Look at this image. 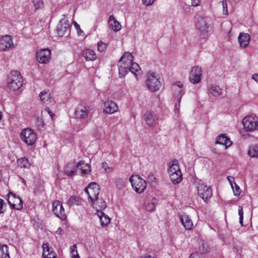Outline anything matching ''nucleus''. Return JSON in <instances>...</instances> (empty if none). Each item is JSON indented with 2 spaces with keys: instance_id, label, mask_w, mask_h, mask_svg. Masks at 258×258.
<instances>
[{
  "instance_id": "f257e3e1",
  "label": "nucleus",
  "mask_w": 258,
  "mask_h": 258,
  "mask_svg": "<svg viewBox=\"0 0 258 258\" xmlns=\"http://www.w3.org/2000/svg\"><path fill=\"white\" fill-rule=\"evenodd\" d=\"M134 56L128 52H126L119 59L118 66L119 75L120 77H123L130 71L138 81L142 75V71L139 64L133 62Z\"/></svg>"
},
{
  "instance_id": "f03ea898",
  "label": "nucleus",
  "mask_w": 258,
  "mask_h": 258,
  "mask_svg": "<svg viewBox=\"0 0 258 258\" xmlns=\"http://www.w3.org/2000/svg\"><path fill=\"white\" fill-rule=\"evenodd\" d=\"M23 85V79L20 73L16 71H12L8 77V87L11 90L16 91Z\"/></svg>"
},
{
  "instance_id": "7ed1b4c3",
  "label": "nucleus",
  "mask_w": 258,
  "mask_h": 258,
  "mask_svg": "<svg viewBox=\"0 0 258 258\" xmlns=\"http://www.w3.org/2000/svg\"><path fill=\"white\" fill-rule=\"evenodd\" d=\"M146 86L151 92H154L159 90L161 83L158 76L155 73L150 71L147 74Z\"/></svg>"
},
{
  "instance_id": "20e7f679",
  "label": "nucleus",
  "mask_w": 258,
  "mask_h": 258,
  "mask_svg": "<svg viewBox=\"0 0 258 258\" xmlns=\"http://www.w3.org/2000/svg\"><path fill=\"white\" fill-rule=\"evenodd\" d=\"M132 186L137 193H142L146 188V181L138 175H133L129 179Z\"/></svg>"
},
{
  "instance_id": "39448f33",
  "label": "nucleus",
  "mask_w": 258,
  "mask_h": 258,
  "mask_svg": "<svg viewBox=\"0 0 258 258\" xmlns=\"http://www.w3.org/2000/svg\"><path fill=\"white\" fill-rule=\"evenodd\" d=\"M21 139L27 145L31 146L36 142L37 137L34 130L26 128L21 131Z\"/></svg>"
},
{
  "instance_id": "423d86ee",
  "label": "nucleus",
  "mask_w": 258,
  "mask_h": 258,
  "mask_svg": "<svg viewBox=\"0 0 258 258\" xmlns=\"http://www.w3.org/2000/svg\"><path fill=\"white\" fill-rule=\"evenodd\" d=\"M242 123L246 131H253L258 129V118L254 115H247L244 117Z\"/></svg>"
},
{
  "instance_id": "0eeeda50",
  "label": "nucleus",
  "mask_w": 258,
  "mask_h": 258,
  "mask_svg": "<svg viewBox=\"0 0 258 258\" xmlns=\"http://www.w3.org/2000/svg\"><path fill=\"white\" fill-rule=\"evenodd\" d=\"M197 192L198 196L205 202H206L212 196V190L210 186H208L201 181L198 183Z\"/></svg>"
},
{
  "instance_id": "6e6552de",
  "label": "nucleus",
  "mask_w": 258,
  "mask_h": 258,
  "mask_svg": "<svg viewBox=\"0 0 258 258\" xmlns=\"http://www.w3.org/2000/svg\"><path fill=\"white\" fill-rule=\"evenodd\" d=\"M57 35L60 37L68 36L70 32V24L65 18L61 19L56 28Z\"/></svg>"
},
{
  "instance_id": "1a4fd4ad",
  "label": "nucleus",
  "mask_w": 258,
  "mask_h": 258,
  "mask_svg": "<svg viewBox=\"0 0 258 258\" xmlns=\"http://www.w3.org/2000/svg\"><path fill=\"white\" fill-rule=\"evenodd\" d=\"M99 186L95 182H92L85 188V192L88 195V200L90 202L99 198Z\"/></svg>"
},
{
  "instance_id": "9d476101",
  "label": "nucleus",
  "mask_w": 258,
  "mask_h": 258,
  "mask_svg": "<svg viewBox=\"0 0 258 258\" xmlns=\"http://www.w3.org/2000/svg\"><path fill=\"white\" fill-rule=\"evenodd\" d=\"M52 211L57 217L62 220H65L67 219V215L61 202L55 201L53 202Z\"/></svg>"
},
{
  "instance_id": "9b49d317",
  "label": "nucleus",
  "mask_w": 258,
  "mask_h": 258,
  "mask_svg": "<svg viewBox=\"0 0 258 258\" xmlns=\"http://www.w3.org/2000/svg\"><path fill=\"white\" fill-rule=\"evenodd\" d=\"M36 57L39 63L42 64L47 63L51 58V51L48 48L41 49L37 51Z\"/></svg>"
},
{
  "instance_id": "f8f14e48",
  "label": "nucleus",
  "mask_w": 258,
  "mask_h": 258,
  "mask_svg": "<svg viewBox=\"0 0 258 258\" xmlns=\"http://www.w3.org/2000/svg\"><path fill=\"white\" fill-rule=\"evenodd\" d=\"M8 202L11 206L16 210H20L23 208L22 200L13 194H9Z\"/></svg>"
},
{
  "instance_id": "ddd939ff",
  "label": "nucleus",
  "mask_w": 258,
  "mask_h": 258,
  "mask_svg": "<svg viewBox=\"0 0 258 258\" xmlns=\"http://www.w3.org/2000/svg\"><path fill=\"white\" fill-rule=\"evenodd\" d=\"M202 75L201 68L198 66L194 67L190 72L189 80L193 84H197L201 81Z\"/></svg>"
},
{
  "instance_id": "4468645a",
  "label": "nucleus",
  "mask_w": 258,
  "mask_h": 258,
  "mask_svg": "<svg viewBox=\"0 0 258 258\" xmlns=\"http://www.w3.org/2000/svg\"><path fill=\"white\" fill-rule=\"evenodd\" d=\"M82 164H84L83 161H80L76 165L74 162L69 163L64 168V172L69 176H73L76 175L77 168Z\"/></svg>"
},
{
  "instance_id": "2eb2a0df",
  "label": "nucleus",
  "mask_w": 258,
  "mask_h": 258,
  "mask_svg": "<svg viewBox=\"0 0 258 258\" xmlns=\"http://www.w3.org/2000/svg\"><path fill=\"white\" fill-rule=\"evenodd\" d=\"M13 46L12 38L10 35H5L0 37V50L5 51Z\"/></svg>"
},
{
  "instance_id": "dca6fc26",
  "label": "nucleus",
  "mask_w": 258,
  "mask_h": 258,
  "mask_svg": "<svg viewBox=\"0 0 258 258\" xmlns=\"http://www.w3.org/2000/svg\"><path fill=\"white\" fill-rule=\"evenodd\" d=\"M144 118L148 126L150 127L154 126L158 120L157 114L151 111L146 112L144 115Z\"/></svg>"
},
{
  "instance_id": "f3484780",
  "label": "nucleus",
  "mask_w": 258,
  "mask_h": 258,
  "mask_svg": "<svg viewBox=\"0 0 258 258\" xmlns=\"http://www.w3.org/2000/svg\"><path fill=\"white\" fill-rule=\"evenodd\" d=\"M118 110V106L113 101L108 100L104 102L103 105V112L107 114H113Z\"/></svg>"
},
{
  "instance_id": "a211bd4d",
  "label": "nucleus",
  "mask_w": 258,
  "mask_h": 258,
  "mask_svg": "<svg viewBox=\"0 0 258 258\" xmlns=\"http://www.w3.org/2000/svg\"><path fill=\"white\" fill-rule=\"evenodd\" d=\"M197 27L199 30L201 34L205 35L208 32L209 26L207 24V19L204 17L200 18L197 23Z\"/></svg>"
},
{
  "instance_id": "6ab92c4d",
  "label": "nucleus",
  "mask_w": 258,
  "mask_h": 258,
  "mask_svg": "<svg viewBox=\"0 0 258 258\" xmlns=\"http://www.w3.org/2000/svg\"><path fill=\"white\" fill-rule=\"evenodd\" d=\"M93 207L97 210V212L102 211L106 207V203L102 198H98L91 201Z\"/></svg>"
},
{
  "instance_id": "aec40b11",
  "label": "nucleus",
  "mask_w": 258,
  "mask_h": 258,
  "mask_svg": "<svg viewBox=\"0 0 258 258\" xmlns=\"http://www.w3.org/2000/svg\"><path fill=\"white\" fill-rule=\"evenodd\" d=\"M43 249V256L44 258H56L55 253L51 247L49 246L48 243H43L42 245Z\"/></svg>"
},
{
  "instance_id": "412c9836",
  "label": "nucleus",
  "mask_w": 258,
  "mask_h": 258,
  "mask_svg": "<svg viewBox=\"0 0 258 258\" xmlns=\"http://www.w3.org/2000/svg\"><path fill=\"white\" fill-rule=\"evenodd\" d=\"M76 117L79 118H86L88 115V111L86 106L83 104L79 105L75 111Z\"/></svg>"
},
{
  "instance_id": "4be33fe9",
  "label": "nucleus",
  "mask_w": 258,
  "mask_h": 258,
  "mask_svg": "<svg viewBox=\"0 0 258 258\" xmlns=\"http://www.w3.org/2000/svg\"><path fill=\"white\" fill-rule=\"evenodd\" d=\"M183 84L181 82H177L174 83L172 86V90L176 98H181L184 94L182 90Z\"/></svg>"
},
{
  "instance_id": "5701e85b",
  "label": "nucleus",
  "mask_w": 258,
  "mask_h": 258,
  "mask_svg": "<svg viewBox=\"0 0 258 258\" xmlns=\"http://www.w3.org/2000/svg\"><path fill=\"white\" fill-rule=\"evenodd\" d=\"M238 39L240 45L241 47H246L249 43L250 36L247 33H240Z\"/></svg>"
},
{
  "instance_id": "b1692460",
  "label": "nucleus",
  "mask_w": 258,
  "mask_h": 258,
  "mask_svg": "<svg viewBox=\"0 0 258 258\" xmlns=\"http://www.w3.org/2000/svg\"><path fill=\"white\" fill-rule=\"evenodd\" d=\"M216 143L225 145L226 149L232 145V142L229 138L224 135H220L217 137Z\"/></svg>"
},
{
  "instance_id": "393cba45",
  "label": "nucleus",
  "mask_w": 258,
  "mask_h": 258,
  "mask_svg": "<svg viewBox=\"0 0 258 258\" xmlns=\"http://www.w3.org/2000/svg\"><path fill=\"white\" fill-rule=\"evenodd\" d=\"M108 25L110 29L114 31H119L121 29V25L113 16H110L108 19Z\"/></svg>"
},
{
  "instance_id": "a878e982",
  "label": "nucleus",
  "mask_w": 258,
  "mask_h": 258,
  "mask_svg": "<svg viewBox=\"0 0 258 258\" xmlns=\"http://www.w3.org/2000/svg\"><path fill=\"white\" fill-rule=\"evenodd\" d=\"M180 220L185 229L190 230L192 229L193 227V223L188 215L186 214L182 215L180 217Z\"/></svg>"
},
{
  "instance_id": "bb28decb",
  "label": "nucleus",
  "mask_w": 258,
  "mask_h": 258,
  "mask_svg": "<svg viewBox=\"0 0 258 258\" xmlns=\"http://www.w3.org/2000/svg\"><path fill=\"white\" fill-rule=\"evenodd\" d=\"M82 55L87 61H93L97 58L95 52L91 49H86L82 52Z\"/></svg>"
},
{
  "instance_id": "cd10ccee",
  "label": "nucleus",
  "mask_w": 258,
  "mask_h": 258,
  "mask_svg": "<svg viewBox=\"0 0 258 258\" xmlns=\"http://www.w3.org/2000/svg\"><path fill=\"white\" fill-rule=\"evenodd\" d=\"M97 216L99 217L101 225L102 227L106 226L108 225L110 222V218L104 214L102 211L97 212Z\"/></svg>"
},
{
  "instance_id": "c85d7f7f",
  "label": "nucleus",
  "mask_w": 258,
  "mask_h": 258,
  "mask_svg": "<svg viewBox=\"0 0 258 258\" xmlns=\"http://www.w3.org/2000/svg\"><path fill=\"white\" fill-rule=\"evenodd\" d=\"M168 173L170 176V180L173 184H177L182 180V177L181 171Z\"/></svg>"
},
{
  "instance_id": "c756f323",
  "label": "nucleus",
  "mask_w": 258,
  "mask_h": 258,
  "mask_svg": "<svg viewBox=\"0 0 258 258\" xmlns=\"http://www.w3.org/2000/svg\"><path fill=\"white\" fill-rule=\"evenodd\" d=\"M41 101L44 103H48L51 101V95L49 90L45 89L41 92L39 94Z\"/></svg>"
},
{
  "instance_id": "7c9ffc66",
  "label": "nucleus",
  "mask_w": 258,
  "mask_h": 258,
  "mask_svg": "<svg viewBox=\"0 0 258 258\" xmlns=\"http://www.w3.org/2000/svg\"><path fill=\"white\" fill-rule=\"evenodd\" d=\"M209 91L210 93L214 97H219L222 94V90L220 87L216 85H212L210 86Z\"/></svg>"
},
{
  "instance_id": "2f4dec72",
  "label": "nucleus",
  "mask_w": 258,
  "mask_h": 258,
  "mask_svg": "<svg viewBox=\"0 0 258 258\" xmlns=\"http://www.w3.org/2000/svg\"><path fill=\"white\" fill-rule=\"evenodd\" d=\"M181 170L177 160H173L169 163L168 173L177 172Z\"/></svg>"
},
{
  "instance_id": "473e14b6",
  "label": "nucleus",
  "mask_w": 258,
  "mask_h": 258,
  "mask_svg": "<svg viewBox=\"0 0 258 258\" xmlns=\"http://www.w3.org/2000/svg\"><path fill=\"white\" fill-rule=\"evenodd\" d=\"M82 201L81 199L76 196H73L70 198V199L68 201V205L71 207L73 205L76 204L77 205H80L81 204Z\"/></svg>"
},
{
  "instance_id": "72a5a7b5",
  "label": "nucleus",
  "mask_w": 258,
  "mask_h": 258,
  "mask_svg": "<svg viewBox=\"0 0 258 258\" xmlns=\"http://www.w3.org/2000/svg\"><path fill=\"white\" fill-rule=\"evenodd\" d=\"M248 155L252 158H258V146L255 145L249 147Z\"/></svg>"
},
{
  "instance_id": "f704fd0d",
  "label": "nucleus",
  "mask_w": 258,
  "mask_h": 258,
  "mask_svg": "<svg viewBox=\"0 0 258 258\" xmlns=\"http://www.w3.org/2000/svg\"><path fill=\"white\" fill-rule=\"evenodd\" d=\"M18 164L20 168H28L30 163L26 158H21L18 160Z\"/></svg>"
},
{
  "instance_id": "c9c22d12",
  "label": "nucleus",
  "mask_w": 258,
  "mask_h": 258,
  "mask_svg": "<svg viewBox=\"0 0 258 258\" xmlns=\"http://www.w3.org/2000/svg\"><path fill=\"white\" fill-rule=\"evenodd\" d=\"M79 168L82 170V175H88L91 171L90 166L88 164H82Z\"/></svg>"
},
{
  "instance_id": "e433bc0d",
  "label": "nucleus",
  "mask_w": 258,
  "mask_h": 258,
  "mask_svg": "<svg viewBox=\"0 0 258 258\" xmlns=\"http://www.w3.org/2000/svg\"><path fill=\"white\" fill-rule=\"evenodd\" d=\"M126 184V180L123 178H117L115 181V185L116 187L119 189H121L124 188Z\"/></svg>"
},
{
  "instance_id": "4c0bfd02",
  "label": "nucleus",
  "mask_w": 258,
  "mask_h": 258,
  "mask_svg": "<svg viewBox=\"0 0 258 258\" xmlns=\"http://www.w3.org/2000/svg\"><path fill=\"white\" fill-rule=\"evenodd\" d=\"M2 258H10L9 252V248L7 245L1 246Z\"/></svg>"
},
{
  "instance_id": "58836bf2",
  "label": "nucleus",
  "mask_w": 258,
  "mask_h": 258,
  "mask_svg": "<svg viewBox=\"0 0 258 258\" xmlns=\"http://www.w3.org/2000/svg\"><path fill=\"white\" fill-rule=\"evenodd\" d=\"M157 204V200L153 199L150 203L148 204L146 206V209L149 211H153L155 208V205Z\"/></svg>"
},
{
  "instance_id": "ea45409f",
  "label": "nucleus",
  "mask_w": 258,
  "mask_h": 258,
  "mask_svg": "<svg viewBox=\"0 0 258 258\" xmlns=\"http://www.w3.org/2000/svg\"><path fill=\"white\" fill-rule=\"evenodd\" d=\"M98 50L100 52L104 51L107 48V44L99 41L98 43Z\"/></svg>"
},
{
  "instance_id": "a19ab883",
  "label": "nucleus",
  "mask_w": 258,
  "mask_h": 258,
  "mask_svg": "<svg viewBox=\"0 0 258 258\" xmlns=\"http://www.w3.org/2000/svg\"><path fill=\"white\" fill-rule=\"evenodd\" d=\"M231 187L235 196H238L240 195L241 190L239 186L235 182H234V185H233V186H231Z\"/></svg>"
},
{
  "instance_id": "79ce46f5",
  "label": "nucleus",
  "mask_w": 258,
  "mask_h": 258,
  "mask_svg": "<svg viewBox=\"0 0 258 258\" xmlns=\"http://www.w3.org/2000/svg\"><path fill=\"white\" fill-rule=\"evenodd\" d=\"M238 215L239 216V223L241 224V225L243 226V208L241 206H239L238 209Z\"/></svg>"
},
{
  "instance_id": "37998d69",
  "label": "nucleus",
  "mask_w": 258,
  "mask_h": 258,
  "mask_svg": "<svg viewBox=\"0 0 258 258\" xmlns=\"http://www.w3.org/2000/svg\"><path fill=\"white\" fill-rule=\"evenodd\" d=\"M32 3L36 10L41 8L43 5V2L41 0H33Z\"/></svg>"
},
{
  "instance_id": "c03bdc74",
  "label": "nucleus",
  "mask_w": 258,
  "mask_h": 258,
  "mask_svg": "<svg viewBox=\"0 0 258 258\" xmlns=\"http://www.w3.org/2000/svg\"><path fill=\"white\" fill-rule=\"evenodd\" d=\"M222 8H223V14L224 15H228V6L226 1L223 0L222 1Z\"/></svg>"
},
{
  "instance_id": "a18cd8bd",
  "label": "nucleus",
  "mask_w": 258,
  "mask_h": 258,
  "mask_svg": "<svg viewBox=\"0 0 258 258\" xmlns=\"http://www.w3.org/2000/svg\"><path fill=\"white\" fill-rule=\"evenodd\" d=\"M189 258H204V255L201 252H194L190 255Z\"/></svg>"
},
{
  "instance_id": "49530a36",
  "label": "nucleus",
  "mask_w": 258,
  "mask_h": 258,
  "mask_svg": "<svg viewBox=\"0 0 258 258\" xmlns=\"http://www.w3.org/2000/svg\"><path fill=\"white\" fill-rule=\"evenodd\" d=\"M102 168L106 173H109L112 171V168L109 167L106 162H103L102 164Z\"/></svg>"
},
{
  "instance_id": "de8ad7c7",
  "label": "nucleus",
  "mask_w": 258,
  "mask_h": 258,
  "mask_svg": "<svg viewBox=\"0 0 258 258\" xmlns=\"http://www.w3.org/2000/svg\"><path fill=\"white\" fill-rule=\"evenodd\" d=\"M5 203L4 202V201L0 199V214L4 213L6 211L5 208Z\"/></svg>"
},
{
  "instance_id": "09e8293b",
  "label": "nucleus",
  "mask_w": 258,
  "mask_h": 258,
  "mask_svg": "<svg viewBox=\"0 0 258 258\" xmlns=\"http://www.w3.org/2000/svg\"><path fill=\"white\" fill-rule=\"evenodd\" d=\"M73 25H74L75 28L77 29L78 34L79 35H81L83 33V31L81 29L80 25L76 22H73Z\"/></svg>"
},
{
  "instance_id": "8fccbe9b",
  "label": "nucleus",
  "mask_w": 258,
  "mask_h": 258,
  "mask_svg": "<svg viewBox=\"0 0 258 258\" xmlns=\"http://www.w3.org/2000/svg\"><path fill=\"white\" fill-rule=\"evenodd\" d=\"M200 0H191V5L193 7H197L200 5Z\"/></svg>"
},
{
  "instance_id": "3c124183",
  "label": "nucleus",
  "mask_w": 258,
  "mask_h": 258,
  "mask_svg": "<svg viewBox=\"0 0 258 258\" xmlns=\"http://www.w3.org/2000/svg\"><path fill=\"white\" fill-rule=\"evenodd\" d=\"M181 98H177V102L175 104V111L178 112L179 111V108L180 107V102Z\"/></svg>"
},
{
  "instance_id": "603ef678",
  "label": "nucleus",
  "mask_w": 258,
  "mask_h": 258,
  "mask_svg": "<svg viewBox=\"0 0 258 258\" xmlns=\"http://www.w3.org/2000/svg\"><path fill=\"white\" fill-rule=\"evenodd\" d=\"M77 247L76 244H74L71 247V252L72 255H74V254H77L78 253L77 251Z\"/></svg>"
},
{
  "instance_id": "864d4df0",
  "label": "nucleus",
  "mask_w": 258,
  "mask_h": 258,
  "mask_svg": "<svg viewBox=\"0 0 258 258\" xmlns=\"http://www.w3.org/2000/svg\"><path fill=\"white\" fill-rule=\"evenodd\" d=\"M45 111H46L49 114L52 120H53V117L54 116V114L51 111L49 107H46L45 109Z\"/></svg>"
},
{
  "instance_id": "5fc2aeb1",
  "label": "nucleus",
  "mask_w": 258,
  "mask_h": 258,
  "mask_svg": "<svg viewBox=\"0 0 258 258\" xmlns=\"http://www.w3.org/2000/svg\"><path fill=\"white\" fill-rule=\"evenodd\" d=\"M154 0H142L143 3L146 6H149L154 3Z\"/></svg>"
},
{
  "instance_id": "6e6d98bb",
  "label": "nucleus",
  "mask_w": 258,
  "mask_h": 258,
  "mask_svg": "<svg viewBox=\"0 0 258 258\" xmlns=\"http://www.w3.org/2000/svg\"><path fill=\"white\" fill-rule=\"evenodd\" d=\"M36 120H37V125L39 127H42L43 124V121H42L41 118L39 117H37L36 118Z\"/></svg>"
},
{
  "instance_id": "4d7b16f0",
  "label": "nucleus",
  "mask_w": 258,
  "mask_h": 258,
  "mask_svg": "<svg viewBox=\"0 0 258 258\" xmlns=\"http://www.w3.org/2000/svg\"><path fill=\"white\" fill-rule=\"evenodd\" d=\"M227 179L229 182L231 186H233V185H234V182H235L234 177L232 176H228L227 177Z\"/></svg>"
},
{
  "instance_id": "13d9d810",
  "label": "nucleus",
  "mask_w": 258,
  "mask_h": 258,
  "mask_svg": "<svg viewBox=\"0 0 258 258\" xmlns=\"http://www.w3.org/2000/svg\"><path fill=\"white\" fill-rule=\"evenodd\" d=\"M56 233L61 235L63 233V231L60 227H59L56 230Z\"/></svg>"
},
{
  "instance_id": "bf43d9fd",
  "label": "nucleus",
  "mask_w": 258,
  "mask_h": 258,
  "mask_svg": "<svg viewBox=\"0 0 258 258\" xmlns=\"http://www.w3.org/2000/svg\"><path fill=\"white\" fill-rule=\"evenodd\" d=\"M148 178L151 180V181H153L154 179H155V177L154 176V175L152 174V173H150L149 176H148Z\"/></svg>"
},
{
  "instance_id": "052dcab7",
  "label": "nucleus",
  "mask_w": 258,
  "mask_h": 258,
  "mask_svg": "<svg viewBox=\"0 0 258 258\" xmlns=\"http://www.w3.org/2000/svg\"><path fill=\"white\" fill-rule=\"evenodd\" d=\"M252 79L258 82V74H254L252 76Z\"/></svg>"
},
{
  "instance_id": "680f3d73",
  "label": "nucleus",
  "mask_w": 258,
  "mask_h": 258,
  "mask_svg": "<svg viewBox=\"0 0 258 258\" xmlns=\"http://www.w3.org/2000/svg\"><path fill=\"white\" fill-rule=\"evenodd\" d=\"M72 258H80L78 253L77 254H74V255H72Z\"/></svg>"
},
{
  "instance_id": "e2e57ef3",
  "label": "nucleus",
  "mask_w": 258,
  "mask_h": 258,
  "mask_svg": "<svg viewBox=\"0 0 258 258\" xmlns=\"http://www.w3.org/2000/svg\"><path fill=\"white\" fill-rule=\"evenodd\" d=\"M144 258H155V257H153V256H152L151 255H147V256H145Z\"/></svg>"
},
{
  "instance_id": "0e129e2a",
  "label": "nucleus",
  "mask_w": 258,
  "mask_h": 258,
  "mask_svg": "<svg viewBox=\"0 0 258 258\" xmlns=\"http://www.w3.org/2000/svg\"><path fill=\"white\" fill-rule=\"evenodd\" d=\"M1 117H2V113H1V112L0 111V119H1Z\"/></svg>"
}]
</instances>
